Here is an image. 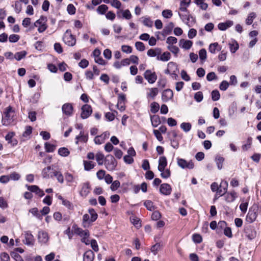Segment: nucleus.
Wrapping results in <instances>:
<instances>
[{"label": "nucleus", "instance_id": "c85d7f7f", "mask_svg": "<svg viewBox=\"0 0 261 261\" xmlns=\"http://www.w3.org/2000/svg\"><path fill=\"white\" fill-rule=\"evenodd\" d=\"M54 177H56L58 181L61 184L64 182V176L62 173L52 168Z\"/></svg>", "mask_w": 261, "mask_h": 261}, {"label": "nucleus", "instance_id": "bf43d9fd", "mask_svg": "<svg viewBox=\"0 0 261 261\" xmlns=\"http://www.w3.org/2000/svg\"><path fill=\"white\" fill-rule=\"evenodd\" d=\"M229 83L226 81H223L220 84L219 88L222 91H225L229 87Z\"/></svg>", "mask_w": 261, "mask_h": 261}, {"label": "nucleus", "instance_id": "b1692460", "mask_svg": "<svg viewBox=\"0 0 261 261\" xmlns=\"http://www.w3.org/2000/svg\"><path fill=\"white\" fill-rule=\"evenodd\" d=\"M162 53V50L160 48H156L155 49H149L147 52V55L151 57H158V56L160 55Z\"/></svg>", "mask_w": 261, "mask_h": 261}, {"label": "nucleus", "instance_id": "f257e3e1", "mask_svg": "<svg viewBox=\"0 0 261 261\" xmlns=\"http://www.w3.org/2000/svg\"><path fill=\"white\" fill-rule=\"evenodd\" d=\"M14 114L15 112L11 106L6 108L2 117L3 125H8L12 123L13 120Z\"/></svg>", "mask_w": 261, "mask_h": 261}, {"label": "nucleus", "instance_id": "cd10ccee", "mask_svg": "<svg viewBox=\"0 0 261 261\" xmlns=\"http://www.w3.org/2000/svg\"><path fill=\"white\" fill-rule=\"evenodd\" d=\"M92 222L90 220V216L88 214H85L83 217L82 224L84 228H87L90 226Z\"/></svg>", "mask_w": 261, "mask_h": 261}, {"label": "nucleus", "instance_id": "a878e982", "mask_svg": "<svg viewBox=\"0 0 261 261\" xmlns=\"http://www.w3.org/2000/svg\"><path fill=\"white\" fill-rule=\"evenodd\" d=\"M178 15L180 18L184 21L187 24L189 25L190 23V19H192L193 22H195V18L190 14H181L178 13Z\"/></svg>", "mask_w": 261, "mask_h": 261}, {"label": "nucleus", "instance_id": "72a5a7b5", "mask_svg": "<svg viewBox=\"0 0 261 261\" xmlns=\"http://www.w3.org/2000/svg\"><path fill=\"white\" fill-rule=\"evenodd\" d=\"M75 232L82 237L89 236V232L88 230H84L81 228H77L75 230Z\"/></svg>", "mask_w": 261, "mask_h": 261}, {"label": "nucleus", "instance_id": "4be33fe9", "mask_svg": "<svg viewBox=\"0 0 261 261\" xmlns=\"http://www.w3.org/2000/svg\"><path fill=\"white\" fill-rule=\"evenodd\" d=\"M94 258V254L93 252L89 250L86 251L83 255V261H93Z\"/></svg>", "mask_w": 261, "mask_h": 261}, {"label": "nucleus", "instance_id": "a18cd8bd", "mask_svg": "<svg viewBox=\"0 0 261 261\" xmlns=\"http://www.w3.org/2000/svg\"><path fill=\"white\" fill-rule=\"evenodd\" d=\"M195 3L199 6L202 10H205L207 8L208 5L204 2V0H195Z\"/></svg>", "mask_w": 261, "mask_h": 261}, {"label": "nucleus", "instance_id": "39448f33", "mask_svg": "<svg viewBox=\"0 0 261 261\" xmlns=\"http://www.w3.org/2000/svg\"><path fill=\"white\" fill-rule=\"evenodd\" d=\"M245 236L250 240H252L256 237V231L254 227L250 225H245L244 228Z\"/></svg>", "mask_w": 261, "mask_h": 261}, {"label": "nucleus", "instance_id": "dca6fc26", "mask_svg": "<svg viewBox=\"0 0 261 261\" xmlns=\"http://www.w3.org/2000/svg\"><path fill=\"white\" fill-rule=\"evenodd\" d=\"M160 192L165 195H169L171 192V187L168 184H163L160 186Z\"/></svg>", "mask_w": 261, "mask_h": 261}, {"label": "nucleus", "instance_id": "864d4df0", "mask_svg": "<svg viewBox=\"0 0 261 261\" xmlns=\"http://www.w3.org/2000/svg\"><path fill=\"white\" fill-rule=\"evenodd\" d=\"M108 7L106 5H101L99 6L97 9V11L99 14H104L108 10Z\"/></svg>", "mask_w": 261, "mask_h": 261}, {"label": "nucleus", "instance_id": "e2e57ef3", "mask_svg": "<svg viewBox=\"0 0 261 261\" xmlns=\"http://www.w3.org/2000/svg\"><path fill=\"white\" fill-rule=\"evenodd\" d=\"M162 15L166 18H169L172 16L173 13L171 10L167 9L163 11Z\"/></svg>", "mask_w": 261, "mask_h": 261}, {"label": "nucleus", "instance_id": "c9c22d12", "mask_svg": "<svg viewBox=\"0 0 261 261\" xmlns=\"http://www.w3.org/2000/svg\"><path fill=\"white\" fill-rule=\"evenodd\" d=\"M88 212L89 215H90V220L91 222H93L96 221L97 219L98 215L94 210V209L91 208L88 210Z\"/></svg>", "mask_w": 261, "mask_h": 261}, {"label": "nucleus", "instance_id": "de8ad7c7", "mask_svg": "<svg viewBox=\"0 0 261 261\" xmlns=\"http://www.w3.org/2000/svg\"><path fill=\"white\" fill-rule=\"evenodd\" d=\"M144 205L146 208L150 211H152L155 209L153 203L150 200L145 201L144 203Z\"/></svg>", "mask_w": 261, "mask_h": 261}, {"label": "nucleus", "instance_id": "4d7b16f0", "mask_svg": "<svg viewBox=\"0 0 261 261\" xmlns=\"http://www.w3.org/2000/svg\"><path fill=\"white\" fill-rule=\"evenodd\" d=\"M126 100L125 95L124 94L121 93L119 94L118 102L117 104V107H119L122 103H124V102Z\"/></svg>", "mask_w": 261, "mask_h": 261}, {"label": "nucleus", "instance_id": "c756f323", "mask_svg": "<svg viewBox=\"0 0 261 261\" xmlns=\"http://www.w3.org/2000/svg\"><path fill=\"white\" fill-rule=\"evenodd\" d=\"M151 124L153 127H156L161 123L160 118L159 115H154L150 116Z\"/></svg>", "mask_w": 261, "mask_h": 261}, {"label": "nucleus", "instance_id": "0e129e2a", "mask_svg": "<svg viewBox=\"0 0 261 261\" xmlns=\"http://www.w3.org/2000/svg\"><path fill=\"white\" fill-rule=\"evenodd\" d=\"M199 56L201 60H205L207 57L206 50L204 48L200 49L199 51Z\"/></svg>", "mask_w": 261, "mask_h": 261}, {"label": "nucleus", "instance_id": "6e6d98bb", "mask_svg": "<svg viewBox=\"0 0 261 261\" xmlns=\"http://www.w3.org/2000/svg\"><path fill=\"white\" fill-rule=\"evenodd\" d=\"M192 239L193 242L195 243H200L202 241V237L197 233L193 234Z\"/></svg>", "mask_w": 261, "mask_h": 261}, {"label": "nucleus", "instance_id": "9d476101", "mask_svg": "<svg viewBox=\"0 0 261 261\" xmlns=\"http://www.w3.org/2000/svg\"><path fill=\"white\" fill-rule=\"evenodd\" d=\"M92 109L91 106L85 105L82 107V113L81 116L82 119H87L91 114Z\"/></svg>", "mask_w": 261, "mask_h": 261}, {"label": "nucleus", "instance_id": "09e8293b", "mask_svg": "<svg viewBox=\"0 0 261 261\" xmlns=\"http://www.w3.org/2000/svg\"><path fill=\"white\" fill-rule=\"evenodd\" d=\"M161 248V244L160 243H157L151 247L150 250L154 255H156L159 250H160Z\"/></svg>", "mask_w": 261, "mask_h": 261}, {"label": "nucleus", "instance_id": "ddd939ff", "mask_svg": "<svg viewBox=\"0 0 261 261\" xmlns=\"http://www.w3.org/2000/svg\"><path fill=\"white\" fill-rule=\"evenodd\" d=\"M173 97V93L172 90L167 89L164 90L162 94V99L164 102H167L169 100L172 99Z\"/></svg>", "mask_w": 261, "mask_h": 261}, {"label": "nucleus", "instance_id": "7ed1b4c3", "mask_svg": "<svg viewBox=\"0 0 261 261\" xmlns=\"http://www.w3.org/2000/svg\"><path fill=\"white\" fill-rule=\"evenodd\" d=\"M104 164L108 170L113 171L117 166V162L113 155L109 154L105 159Z\"/></svg>", "mask_w": 261, "mask_h": 261}, {"label": "nucleus", "instance_id": "052dcab7", "mask_svg": "<svg viewBox=\"0 0 261 261\" xmlns=\"http://www.w3.org/2000/svg\"><path fill=\"white\" fill-rule=\"evenodd\" d=\"M67 11L70 15H73L75 13V8L73 4H69L67 7Z\"/></svg>", "mask_w": 261, "mask_h": 261}, {"label": "nucleus", "instance_id": "423d86ee", "mask_svg": "<svg viewBox=\"0 0 261 261\" xmlns=\"http://www.w3.org/2000/svg\"><path fill=\"white\" fill-rule=\"evenodd\" d=\"M144 78L149 84H153L157 79V75L155 72H152L150 70H147L144 73Z\"/></svg>", "mask_w": 261, "mask_h": 261}, {"label": "nucleus", "instance_id": "338daca9", "mask_svg": "<svg viewBox=\"0 0 261 261\" xmlns=\"http://www.w3.org/2000/svg\"><path fill=\"white\" fill-rule=\"evenodd\" d=\"M110 3L112 7L116 9H119L121 8V3L118 0H111Z\"/></svg>", "mask_w": 261, "mask_h": 261}, {"label": "nucleus", "instance_id": "5fc2aeb1", "mask_svg": "<svg viewBox=\"0 0 261 261\" xmlns=\"http://www.w3.org/2000/svg\"><path fill=\"white\" fill-rule=\"evenodd\" d=\"M255 17V14L254 12L250 13L246 20V24L248 25H250L252 23Z\"/></svg>", "mask_w": 261, "mask_h": 261}, {"label": "nucleus", "instance_id": "603ef678", "mask_svg": "<svg viewBox=\"0 0 261 261\" xmlns=\"http://www.w3.org/2000/svg\"><path fill=\"white\" fill-rule=\"evenodd\" d=\"M212 99L213 101H216L218 100L220 97L219 92L217 90H213L212 92Z\"/></svg>", "mask_w": 261, "mask_h": 261}, {"label": "nucleus", "instance_id": "aec40b11", "mask_svg": "<svg viewBox=\"0 0 261 261\" xmlns=\"http://www.w3.org/2000/svg\"><path fill=\"white\" fill-rule=\"evenodd\" d=\"M193 42L188 40L180 39L179 42V45L185 49H189L192 46Z\"/></svg>", "mask_w": 261, "mask_h": 261}, {"label": "nucleus", "instance_id": "6e6552de", "mask_svg": "<svg viewBox=\"0 0 261 261\" xmlns=\"http://www.w3.org/2000/svg\"><path fill=\"white\" fill-rule=\"evenodd\" d=\"M75 144L78 145L79 142L87 143L88 140V134L85 133L83 130H81L79 135L75 137Z\"/></svg>", "mask_w": 261, "mask_h": 261}, {"label": "nucleus", "instance_id": "412c9836", "mask_svg": "<svg viewBox=\"0 0 261 261\" xmlns=\"http://www.w3.org/2000/svg\"><path fill=\"white\" fill-rule=\"evenodd\" d=\"M233 24V22L231 20L226 21L225 22H221L218 24V28L221 31H225L227 29L231 27Z\"/></svg>", "mask_w": 261, "mask_h": 261}, {"label": "nucleus", "instance_id": "4468645a", "mask_svg": "<svg viewBox=\"0 0 261 261\" xmlns=\"http://www.w3.org/2000/svg\"><path fill=\"white\" fill-rule=\"evenodd\" d=\"M26 187L28 190H29L31 192L35 193L37 195H38L39 197H41L44 195V193L43 191L40 189L38 186L36 185H32L29 186L28 185H26Z\"/></svg>", "mask_w": 261, "mask_h": 261}, {"label": "nucleus", "instance_id": "13d9d810", "mask_svg": "<svg viewBox=\"0 0 261 261\" xmlns=\"http://www.w3.org/2000/svg\"><path fill=\"white\" fill-rule=\"evenodd\" d=\"M20 39V36L16 34H12L9 37V40L11 43H15Z\"/></svg>", "mask_w": 261, "mask_h": 261}, {"label": "nucleus", "instance_id": "bb28decb", "mask_svg": "<svg viewBox=\"0 0 261 261\" xmlns=\"http://www.w3.org/2000/svg\"><path fill=\"white\" fill-rule=\"evenodd\" d=\"M221 49V47L217 42L211 43L209 45L208 50L212 54H215L216 50L220 51Z\"/></svg>", "mask_w": 261, "mask_h": 261}, {"label": "nucleus", "instance_id": "c03bdc74", "mask_svg": "<svg viewBox=\"0 0 261 261\" xmlns=\"http://www.w3.org/2000/svg\"><path fill=\"white\" fill-rule=\"evenodd\" d=\"M45 149L47 152H53L56 149V146L49 143L48 142L45 143Z\"/></svg>", "mask_w": 261, "mask_h": 261}, {"label": "nucleus", "instance_id": "393cba45", "mask_svg": "<svg viewBox=\"0 0 261 261\" xmlns=\"http://www.w3.org/2000/svg\"><path fill=\"white\" fill-rule=\"evenodd\" d=\"M174 27V24L172 22H169L166 26L165 27L163 31L162 34L163 35H168L171 33Z\"/></svg>", "mask_w": 261, "mask_h": 261}, {"label": "nucleus", "instance_id": "8fccbe9b", "mask_svg": "<svg viewBox=\"0 0 261 261\" xmlns=\"http://www.w3.org/2000/svg\"><path fill=\"white\" fill-rule=\"evenodd\" d=\"M27 54V52L25 51H21L19 52H17L15 54L14 56V58L17 61L21 60L22 58L25 57Z\"/></svg>", "mask_w": 261, "mask_h": 261}, {"label": "nucleus", "instance_id": "0eeeda50", "mask_svg": "<svg viewBox=\"0 0 261 261\" xmlns=\"http://www.w3.org/2000/svg\"><path fill=\"white\" fill-rule=\"evenodd\" d=\"M177 165L182 169L188 168L192 169L194 167V163L192 161L188 162L183 159H177Z\"/></svg>", "mask_w": 261, "mask_h": 261}, {"label": "nucleus", "instance_id": "6ab92c4d", "mask_svg": "<svg viewBox=\"0 0 261 261\" xmlns=\"http://www.w3.org/2000/svg\"><path fill=\"white\" fill-rule=\"evenodd\" d=\"M167 165V159L165 156H161L159 160L158 170L160 172L164 171Z\"/></svg>", "mask_w": 261, "mask_h": 261}, {"label": "nucleus", "instance_id": "f704fd0d", "mask_svg": "<svg viewBox=\"0 0 261 261\" xmlns=\"http://www.w3.org/2000/svg\"><path fill=\"white\" fill-rule=\"evenodd\" d=\"M230 50L231 53H234L239 49V44L235 40H233L232 43H229Z\"/></svg>", "mask_w": 261, "mask_h": 261}, {"label": "nucleus", "instance_id": "1a4fd4ad", "mask_svg": "<svg viewBox=\"0 0 261 261\" xmlns=\"http://www.w3.org/2000/svg\"><path fill=\"white\" fill-rule=\"evenodd\" d=\"M81 190L80 191V194L82 197H86L90 192L91 186L89 181L83 183L82 184Z\"/></svg>", "mask_w": 261, "mask_h": 261}, {"label": "nucleus", "instance_id": "37998d69", "mask_svg": "<svg viewBox=\"0 0 261 261\" xmlns=\"http://www.w3.org/2000/svg\"><path fill=\"white\" fill-rule=\"evenodd\" d=\"M58 153L62 156H67L69 154L70 152L67 148L61 147L59 149Z\"/></svg>", "mask_w": 261, "mask_h": 261}, {"label": "nucleus", "instance_id": "2f4dec72", "mask_svg": "<svg viewBox=\"0 0 261 261\" xmlns=\"http://www.w3.org/2000/svg\"><path fill=\"white\" fill-rule=\"evenodd\" d=\"M96 160L99 165H103L105 163V157L104 154L101 152H97L95 155Z\"/></svg>", "mask_w": 261, "mask_h": 261}, {"label": "nucleus", "instance_id": "5701e85b", "mask_svg": "<svg viewBox=\"0 0 261 261\" xmlns=\"http://www.w3.org/2000/svg\"><path fill=\"white\" fill-rule=\"evenodd\" d=\"M225 200L227 202H231L234 201L237 197V193L233 191L229 193H226L225 194Z\"/></svg>", "mask_w": 261, "mask_h": 261}, {"label": "nucleus", "instance_id": "473e14b6", "mask_svg": "<svg viewBox=\"0 0 261 261\" xmlns=\"http://www.w3.org/2000/svg\"><path fill=\"white\" fill-rule=\"evenodd\" d=\"M83 164L84 166V169L86 171H90L95 166V163L92 161H84Z\"/></svg>", "mask_w": 261, "mask_h": 261}, {"label": "nucleus", "instance_id": "20e7f679", "mask_svg": "<svg viewBox=\"0 0 261 261\" xmlns=\"http://www.w3.org/2000/svg\"><path fill=\"white\" fill-rule=\"evenodd\" d=\"M258 213V208L256 205H253L249 210L246 216V220L249 223L253 222L256 219Z\"/></svg>", "mask_w": 261, "mask_h": 261}, {"label": "nucleus", "instance_id": "58836bf2", "mask_svg": "<svg viewBox=\"0 0 261 261\" xmlns=\"http://www.w3.org/2000/svg\"><path fill=\"white\" fill-rule=\"evenodd\" d=\"M38 239L41 242H46L48 240L47 233L44 231H39L38 233Z\"/></svg>", "mask_w": 261, "mask_h": 261}, {"label": "nucleus", "instance_id": "4c0bfd02", "mask_svg": "<svg viewBox=\"0 0 261 261\" xmlns=\"http://www.w3.org/2000/svg\"><path fill=\"white\" fill-rule=\"evenodd\" d=\"M224 161V158L222 156H217L216 157L215 162L218 169L221 170L222 168Z\"/></svg>", "mask_w": 261, "mask_h": 261}, {"label": "nucleus", "instance_id": "9b49d317", "mask_svg": "<svg viewBox=\"0 0 261 261\" xmlns=\"http://www.w3.org/2000/svg\"><path fill=\"white\" fill-rule=\"evenodd\" d=\"M110 133L105 132L101 135L96 136L94 139V142L96 144L100 145L105 142V141L109 137Z\"/></svg>", "mask_w": 261, "mask_h": 261}, {"label": "nucleus", "instance_id": "f03ea898", "mask_svg": "<svg viewBox=\"0 0 261 261\" xmlns=\"http://www.w3.org/2000/svg\"><path fill=\"white\" fill-rule=\"evenodd\" d=\"M63 41L69 46H73L76 43V39L71 33V31L68 29L66 31L63 37Z\"/></svg>", "mask_w": 261, "mask_h": 261}, {"label": "nucleus", "instance_id": "69168bd1", "mask_svg": "<svg viewBox=\"0 0 261 261\" xmlns=\"http://www.w3.org/2000/svg\"><path fill=\"white\" fill-rule=\"evenodd\" d=\"M11 255L16 261H24L22 257L15 251L12 252Z\"/></svg>", "mask_w": 261, "mask_h": 261}, {"label": "nucleus", "instance_id": "7c9ffc66", "mask_svg": "<svg viewBox=\"0 0 261 261\" xmlns=\"http://www.w3.org/2000/svg\"><path fill=\"white\" fill-rule=\"evenodd\" d=\"M171 57V55L169 52L166 51L164 52L161 56L159 55L156 57V59L158 60H161L162 61L166 62L170 60Z\"/></svg>", "mask_w": 261, "mask_h": 261}, {"label": "nucleus", "instance_id": "f3484780", "mask_svg": "<svg viewBox=\"0 0 261 261\" xmlns=\"http://www.w3.org/2000/svg\"><path fill=\"white\" fill-rule=\"evenodd\" d=\"M25 242L24 244L27 245H33L34 243V238L30 231H27L24 232Z\"/></svg>", "mask_w": 261, "mask_h": 261}, {"label": "nucleus", "instance_id": "774afa93", "mask_svg": "<svg viewBox=\"0 0 261 261\" xmlns=\"http://www.w3.org/2000/svg\"><path fill=\"white\" fill-rule=\"evenodd\" d=\"M0 259L1 261H9L10 256L6 252H3L0 254Z\"/></svg>", "mask_w": 261, "mask_h": 261}, {"label": "nucleus", "instance_id": "3c124183", "mask_svg": "<svg viewBox=\"0 0 261 261\" xmlns=\"http://www.w3.org/2000/svg\"><path fill=\"white\" fill-rule=\"evenodd\" d=\"M252 139L251 137H248L247 140L246 144L242 146V149L244 151L247 150L251 147L252 144Z\"/></svg>", "mask_w": 261, "mask_h": 261}, {"label": "nucleus", "instance_id": "680f3d73", "mask_svg": "<svg viewBox=\"0 0 261 261\" xmlns=\"http://www.w3.org/2000/svg\"><path fill=\"white\" fill-rule=\"evenodd\" d=\"M203 98V94L201 91L196 92L194 95V99L198 102H201Z\"/></svg>", "mask_w": 261, "mask_h": 261}, {"label": "nucleus", "instance_id": "2eb2a0df", "mask_svg": "<svg viewBox=\"0 0 261 261\" xmlns=\"http://www.w3.org/2000/svg\"><path fill=\"white\" fill-rule=\"evenodd\" d=\"M147 91L146 97L148 100L150 99H154L159 93V90L157 88H148Z\"/></svg>", "mask_w": 261, "mask_h": 261}, {"label": "nucleus", "instance_id": "f8f14e48", "mask_svg": "<svg viewBox=\"0 0 261 261\" xmlns=\"http://www.w3.org/2000/svg\"><path fill=\"white\" fill-rule=\"evenodd\" d=\"M73 110L72 105L70 103H66L64 104L62 107L63 113L68 117L72 115Z\"/></svg>", "mask_w": 261, "mask_h": 261}, {"label": "nucleus", "instance_id": "a211bd4d", "mask_svg": "<svg viewBox=\"0 0 261 261\" xmlns=\"http://www.w3.org/2000/svg\"><path fill=\"white\" fill-rule=\"evenodd\" d=\"M42 176L44 178H49L54 177L52 168L50 166L43 169L42 171Z\"/></svg>", "mask_w": 261, "mask_h": 261}, {"label": "nucleus", "instance_id": "79ce46f5", "mask_svg": "<svg viewBox=\"0 0 261 261\" xmlns=\"http://www.w3.org/2000/svg\"><path fill=\"white\" fill-rule=\"evenodd\" d=\"M29 212L32 213L34 216L39 219V220H41L42 219V216L39 212L38 208L36 207H34L29 210Z\"/></svg>", "mask_w": 261, "mask_h": 261}, {"label": "nucleus", "instance_id": "49530a36", "mask_svg": "<svg viewBox=\"0 0 261 261\" xmlns=\"http://www.w3.org/2000/svg\"><path fill=\"white\" fill-rule=\"evenodd\" d=\"M192 125L189 122H183L180 124L181 128L185 132H189L191 129Z\"/></svg>", "mask_w": 261, "mask_h": 261}, {"label": "nucleus", "instance_id": "e433bc0d", "mask_svg": "<svg viewBox=\"0 0 261 261\" xmlns=\"http://www.w3.org/2000/svg\"><path fill=\"white\" fill-rule=\"evenodd\" d=\"M47 20V19L46 16L42 15L38 20L35 21V22L34 23V25L35 27H38L40 25L46 24Z\"/></svg>", "mask_w": 261, "mask_h": 261}, {"label": "nucleus", "instance_id": "ea45409f", "mask_svg": "<svg viewBox=\"0 0 261 261\" xmlns=\"http://www.w3.org/2000/svg\"><path fill=\"white\" fill-rule=\"evenodd\" d=\"M160 109V105L156 102H152L150 104V111L152 113H156L158 112Z\"/></svg>", "mask_w": 261, "mask_h": 261}, {"label": "nucleus", "instance_id": "a19ab883", "mask_svg": "<svg viewBox=\"0 0 261 261\" xmlns=\"http://www.w3.org/2000/svg\"><path fill=\"white\" fill-rule=\"evenodd\" d=\"M167 66L170 69L171 72H177L178 71L177 65L175 63L170 62L168 64Z\"/></svg>", "mask_w": 261, "mask_h": 261}]
</instances>
